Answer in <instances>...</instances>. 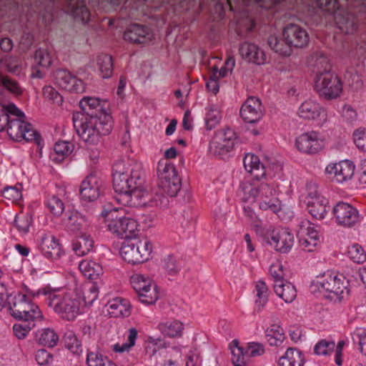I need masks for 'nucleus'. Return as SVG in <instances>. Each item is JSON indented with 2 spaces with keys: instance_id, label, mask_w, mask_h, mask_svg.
I'll return each instance as SVG.
<instances>
[{
  "instance_id": "f257e3e1",
  "label": "nucleus",
  "mask_w": 366,
  "mask_h": 366,
  "mask_svg": "<svg viewBox=\"0 0 366 366\" xmlns=\"http://www.w3.org/2000/svg\"><path fill=\"white\" fill-rule=\"evenodd\" d=\"M113 187L116 200L128 207H157L164 197L142 187L145 175L141 163L133 159L118 160L112 167Z\"/></svg>"
},
{
  "instance_id": "f03ea898",
  "label": "nucleus",
  "mask_w": 366,
  "mask_h": 366,
  "mask_svg": "<svg viewBox=\"0 0 366 366\" xmlns=\"http://www.w3.org/2000/svg\"><path fill=\"white\" fill-rule=\"evenodd\" d=\"M81 112L73 113L72 121L77 134L86 143L97 144L102 136L109 134L112 129V118L107 109L106 100L84 97L79 102Z\"/></svg>"
},
{
  "instance_id": "7ed1b4c3",
  "label": "nucleus",
  "mask_w": 366,
  "mask_h": 366,
  "mask_svg": "<svg viewBox=\"0 0 366 366\" xmlns=\"http://www.w3.org/2000/svg\"><path fill=\"white\" fill-rule=\"evenodd\" d=\"M26 293L33 297L44 295L46 305L63 320L73 321L80 314V300L76 295H59L49 287L41 288L36 292L27 288Z\"/></svg>"
},
{
  "instance_id": "20e7f679",
  "label": "nucleus",
  "mask_w": 366,
  "mask_h": 366,
  "mask_svg": "<svg viewBox=\"0 0 366 366\" xmlns=\"http://www.w3.org/2000/svg\"><path fill=\"white\" fill-rule=\"evenodd\" d=\"M350 280L343 274H324L312 282V286L317 287L325 298L331 301H340L345 295H349L347 285Z\"/></svg>"
},
{
  "instance_id": "39448f33",
  "label": "nucleus",
  "mask_w": 366,
  "mask_h": 366,
  "mask_svg": "<svg viewBox=\"0 0 366 366\" xmlns=\"http://www.w3.org/2000/svg\"><path fill=\"white\" fill-rule=\"evenodd\" d=\"M152 244L147 237H137L124 240L120 248V254L128 263L141 264L150 257Z\"/></svg>"
},
{
  "instance_id": "423d86ee",
  "label": "nucleus",
  "mask_w": 366,
  "mask_h": 366,
  "mask_svg": "<svg viewBox=\"0 0 366 366\" xmlns=\"http://www.w3.org/2000/svg\"><path fill=\"white\" fill-rule=\"evenodd\" d=\"M9 137L16 142L34 141L39 147L43 142L41 135L26 119H11L8 121L6 129Z\"/></svg>"
},
{
  "instance_id": "0eeeda50",
  "label": "nucleus",
  "mask_w": 366,
  "mask_h": 366,
  "mask_svg": "<svg viewBox=\"0 0 366 366\" xmlns=\"http://www.w3.org/2000/svg\"><path fill=\"white\" fill-rule=\"evenodd\" d=\"M9 309L11 315L20 320H35L42 317L39 307L31 302L26 295L18 294L14 297Z\"/></svg>"
},
{
  "instance_id": "6e6552de",
  "label": "nucleus",
  "mask_w": 366,
  "mask_h": 366,
  "mask_svg": "<svg viewBox=\"0 0 366 366\" xmlns=\"http://www.w3.org/2000/svg\"><path fill=\"white\" fill-rule=\"evenodd\" d=\"M315 89L320 97L333 99L342 93V84L335 73H325L315 77Z\"/></svg>"
},
{
  "instance_id": "1a4fd4ad",
  "label": "nucleus",
  "mask_w": 366,
  "mask_h": 366,
  "mask_svg": "<svg viewBox=\"0 0 366 366\" xmlns=\"http://www.w3.org/2000/svg\"><path fill=\"white\" fill-rule=\"evenodd\" d=\"M332 213L337 224L345 228L353 227L362 219V216L355 207L344 202H338L333 207Z\"/></svg>"
},
{
  "instance_id": "9d476101",
  "label": "nucleus",
  "mask_w": 366,
  "mask_h": 366,
  "mask_svg": "<svg viewBox=\"0 0 366 366\" xmlns=\"http://www.w3.org/2000/svg\"><path fill=\"white\" fill-rule=\"evenodd\" d=\"M263 235L264 240L281 253L289 252L294 244V236L287 229H268Z\"/></svg>"
},
{
  "instance_id": "9b49d317",
  "label": "nucleus",
  "mask_w": 366,
  "mask_h": 366,
  "mask_svg": "<svg viewBox=\"0 0 366 366\" xmlns=\"http://www.w3.org/2000/svg\"><path fill=\"white\" fill-rule=\"evenodd\" d=\"M355 164L350 160L341 161L338 163L329 164L325 168L327 177L337 183H344L354 175Z\"/></svg>"
},
{
  "instance_id": "f8f14e48",
  "label": "nucleus",
  "mask_w": 366,
  "mask_h": 366,
  "mask_svg": "<svg viewBox=\"0 0 366 366\" xmlns=\"http://www.w3.org/2000/svg\"><path fill=\"white\" fill-rule=\"evenodd\" d=\"M282 36L290 48H303L309 42V35L307 31L295 24H289L285 26Z\"/></svg>"
},
{
  "instance_id": "ddd939ff",
  "label": "nucleus",
  "mask_w": 366,
  "mask_h": 366,
  "mask_svg": "<svg viewBox=\"0 0 366 366\" xmlns=\"http://www.w3.org/2000/svg\"><path fill=\"white\" fill-rule=\"evenodd\" d=\"M102 181L96 174H89L81 182L79 194L82 200L85 202H94L97 199L101 194Z\"/></svg>"
},
{
  "instance_id": "4468645a",
  "label": "nucleus",
  "mask_w": 366,
  "mask_h": 366,
  "mask_svg": "<svg viewBox=\"0 0 366 366\" xmlns=\"http://www.w3.org/2000/svg\"><path fill=\"white\" fill-rule=\"evenodd\" d=\"M55 83L70 92L82 93L85 90L82 80L77 79L66 69H57L54 72Z\"/></svg>"
},
{
  "instance_id": "2eb2a0df",
  "label": "nucleus",
  "mask_w": 366,
  "mask_h": 366,
  "mask_svg": "<svg viewBox=\"0 0 366 366\" xmlns=\"http://www.w3.org/2000/svg\"><path fill=\"white\" fill-rule=\"evenodd\" d=\"M295 145L297 149L305 154H316L323 147V142L317 132H305L296 138Z\"/></svg>"
},
{
  "instance_id": "dca6fc26",
  "label": "nucleus",
  "mask_w": 366,
  "mask_h": 366,
  "mask_svg": "<svg viewBox=\"0 0 366 366\" xmlns=\"http://www.w3.org/2000/svg\"><path fill=\"white\" fill-rule=\"evenodd\" d=\"M152 29L145 25L133 24L124 33V39L134 44H147L153 39Z\"/></svg>"
},
{
  "instance_id": "f3484780",
  "label": "nucleus",
  "mask_w": 366,
  "mask_h": 366,
  "mask_svg": "<svg viewBox=\"0 0 366 366\" xmlns=\"http://www.w3.org/2000/svg\"><path fill=\"white\" fill-rule=\"evenodd\" d=\"M240 116L247 123H255L263 117V109L260 100L254 97H249L242 104Z\"/></svg>"
},
{
  "instance_id": "a211bd4d",
  "label": "nucleus",
  "mask_w": 366,
  "mask_h": 366,
  "mask_svg": "<svg viewBox=\"0 0 366 366\" xmlns=\"http://www.w3.org/2000/svg\"><path fill=\"white\" fill-rule=\"evenodd\" d=\"M39 247L43 256L49 259H56L63 254L59 239L49 234L41 235Z\"/></svg>"
},
{
  "instance_id": "6ab92c4d",
  "label": "nucleus",
  "mask_w": 366,
  "mask_h": 366,
  "mask_svg": "<svg viewBox=\"0 0 366 366\" xmlns=\"http://www.w3.org/2000/svg\"><path fill=\"white\" fill-rule=\"evenodd\" d=\"M239 53L242 58L249 63L261 65L266 61V55L264 51L257 44L247 41L240 44Z\"/></svg>"
},
{
  "instance_id": "aec40b11",
  "label": "nucleus",
  "mask_w": 366,
  "mask_h": 366,
  "mask_svg": "<svg viewBox=\"0 0 366 366\" xmlns=\"http://www.w3.org/2000/svg\"><path fill=\"white\" fill-rule=\"evenodd\" d=\"M118 209L113 207L111 204L105 206L102 212V216L105 217L107 227L108 229L120 237L122 227H124V222L125 217H118Z\"/></svg>"
},
{
  "instance_id": "412c9836",
  "label": "nucleus",
  "mask_w": 366,
  "mask_h": 366,
  "mask_svg": "<svg viewBox=\"0 0 366 366\" xmlns=\"http://www.w3.org/2000/svg\"><path fill=\"white\" fill-rule=\"evenodd\" d=\"M86 216L76 210H68L62 219V224L71 232H78L87 225Z\"/></svg>"
},
{
  "instance_id": "4be33fe9",
  "label": "nucleus",
  "mask_w": 366,
  "mask_h": 366,
  "mask_svg": "<svg viewBox=\"0 0 366 366\" xmlns=\"http://www.w3.org/2000/svg\"><path fill=\"white\" fill-rule=\"evenodd\" d=\"M66 12L83 24L88 22L90 13L87 9L85 0H65Z\"/></svg>"
},
{
  "instance_id": "5701e85b",
  "label": "nucleus",
  "mask_w": 366,
  "mask_h": 366,
  "mask_svg": "<svg viewBox=\"0 0 366 366\" xmlns=\"http://www.w3.org/2000/svg\"><path fill=\"white\" fill-rule=\"evenodd\" d=\"M106 307L110 317H126L131 314L129 301L122 297H116L109 301Z\"/></svg>"
},
{
  "instance_id": "b1692460",
  "label": "nucleus",
  "mask_w": 366,
  "mask_h": 366,
  "mask_svg": "<svg viewBox=\"0 0 366 366\" xmlns=\"http://www.w3.org/2000/svg\"><path fill=\"white\" fill-rule=\"evenodd\" d=\"M243 162L245 169L253 176L255 180L259 181L265 176L264 166L260 162L257 156L252 154H247Z\"/></svg>"
},
{
  "instance_id": "393cba45",
  "label": "nucleus",
  "mask_w": 366,
  "mask_h": 366,
  "mask_svg": "<svg viewBox=\"0 0 366 366\" xmlns=\"http://www.w3.org/2000/svg\"><path fill=\"white\" fill-rule=\"evenodd\" d=\"M329 200L325 197L315 198L310 202H307V206L309 213L313 218L321 220L323 219L328 212Z\"/></svg>"
},
{
  "instance_id": "a878e982",
  "label": "nucleus",
  "mask_w": 366,
  "mask_h": 366,
  "mask_svg": "<svg viewBox=\"0 0 366 366\" xmlns=\"http://www.w3.org/2000/svg\"><path fill=\"white\" fill-rule=\"evenodd\" d=\"M304 358L302 352L292 347H289L285 355L279 360V366H302Z\"/></svg>"
},
{
  "instance_id": "bb28decb",
  "label": "nucleus",
  "mask_w": 366,
  "mask_h": 366,
  "mask_svg": "<svg viewBox=\"0 0 366 366\" xmlns=\"http://www.w3.org/2000/svg\"><path fill=\"white\" fill-rule=\"evenodd\" d=\"M274 291L285 302H292L297 296L295 287L290 282L284 280L280 285H273Z\"/></svg>"
},
{
  "instance_id": "cd10ccee",
  "label": "nucleus",
  "mask_w": 366,
  "mask_h": 366,
  "mask_svg": "<svg viewBox=\"0 0 366 366\" xmlns=\"http://www.w3.org/2000/svg\"><path fill=\"white\" fill-rule=\"evenodd\" d=\"M94 241L86 234H81L72 243V248L75 254L78 256H84L92 250Z\"/></svg>"
},
{
  "instance_id": "c85d7f7f",
  "label": "nucleus",
  "mask_w": 366,
  "mask_h": 366,
  "mask_svg": "<svg viewBox=\"0 0 366 366\" xmlns=\"http://www.w3.org/2000/svg\"><path fill=\"white\" fill-rule=\"evenodd\" d=\"M157 176L159 180V183L164 182V180L179 177L174 164L168 162V160H160L157 164Z\"/></svg>"
},
{
  "instance_id": "c756f323",
  "label": "nucleus",
  "mask_w": 366,
  "mask_h": 366,
  "mask_svg": "<svg viewBox=\"0 0 366 366\" xmlns=\"http://www.w3.org/2000/svg\"><path fill=\"white\" fill-rule=\"evenodd\" d=\"M37 342L45 347H54L59 342V335L51 328L39 330L36 335Z\"/></svg>"
},
{
  "instance_id": "7c9ffc66",
  "label": "nucleus",
  "mask_w": 366,
  "mask_h": 366,
  "mask_svg": "<svg viewBox=\"0 0 366 366\" xmlns=\"http://www.w3.org/2000/svg\"><path fill=\"white\" fill-rule=\"evenodd\" d=\"M323 112L320 106L312 101H305L299 108V115L306 119H315Z\"/></svg>"
},
{
  "instance_id": "2f4dec72",
  "label": "nucleus",
  "mask_w": 366,
  "mask_h": 366,
  "mask_svg": "<svg viewBox=\"0 0 366 366\" xmlns=\"http://www.w3.org/2000/svg\"><path fill=\"white\" fill-rule=\"evenodd\" d=\"M314 61V71L316 73V77L323 75L325 73H333L331 71V64L325 56L321 51H317L312 55Z\"/></svg>"
},
{
  "instance_id": "473e14b6",
  "label": "nucleus",
  "mask_w": 366,
  "mask_h": 366,
  "mask_svg": "<svg viewBox=\"0 0 366 366\" xmlns=\"http://www.w3.org/2000/svg\"><path fill=\"white\" fill-rule=\"evenodd\" d=\"M257 182H242L238 189V194L244 202H257Z\"/></svg>"
},
{
  "instance_id": "72a5a7b5",
  "label": "nucleus",
  "mask_w": 366,
  "mask_h": 366,
  "mask_svg": "<svg viewBox=\"0 0 366 366\" xmlns=\"http://www.w3.org/2000/svg\"><path fill=\"white\" fill-rule=\"evenodd\" d=\"M79 268L82 274L90 280L97 279L102 273L101 265L92 260L81 261Z\"/></svg>"
},
{
  "instance_id": "f704fd0d",
  "label": "nucleus",
  "mask_w": 366,
  "mask_h": 366,
  "mask_svg": "<svg viewBox=\"0 0 366 366\" xmlns=\"http://www.w3.org/2000/svg\"><path fill=\"white\" fill-rule=\"evenodd\" d=\"M265 336L269 344L276 347L281 345L285 338L283 329L276 324L266 330Z\"/></svg>"
},
{
  "instance_id": "c9c22d12",
  "label": "nucleus",
  "mask_w": 366,
  "mask_h": 366,
  "mask_svg": "<svg viewBox=\"0 0 366 366\" xmlns=\"http://www.w3.org/2000/svg\"><path fill=\"white\" fill-rule=\"evenodd\" d=\"M267 44L271 49L282 56H289L292 53L290 45L286 42L284 38L282 39L275 35H270L268 37Z\"/></svg>"
},
{
  "instance_id": "e433bc0d",
  "label": "nucleus",
  "mask_w": 366,
  "mask_h": 366,
  "mask_svg": "<svg viewBox=\"0 0 366 366\" xmlns=\"http://www.w3.org/2000/svg\"><path fill=\"white\" fill-rule=\"evenodd\" d=\"M158 328L162 334L169 337L181 336L184 329L182 323L177 320L160 323Z\"/></svg>"
},
{
  "instance_id": "4c0bfd02",
  "label": "nucleus",
  "mask_w": 366,
  "mask_h": 366,
  "mask_svg": "<svg viewBox=\"0 0 366 366\" xmlns=\"http://www.w3.org/2000/svg\"><path fill=\"white\" fill-rule=\"evenodd\" d=\"M213 139L215 140L219 139V142L222 144L230 145L231 147L234 148H235V146L239 142L236 133L230 128H225L217 131Z\"/></svg>"
},
{
  "instance_id": "58836bf2",
  "label": "nucleus",
  "mask_w": 366,
  "mask_h": 366,
  "mask_svg": "<svg viewBox=\"0 0 366 366\" xmlns=\"http://www.w3.org/2000/svg\"><path fill=\"white\" fill-rule=\"evenodd\" d=\"M212 139L209 142V152L210 154L220 159H224L227 157V154L234 149V147H231L230 145L222 144L219 140Z\"/></svg>"
},
{
  "instance_id": "ea45409f",
  "label": "nucleus",
  "mask_w": 366,
  "mask_h": 366,
  "mask_svg": "<svg viewBox=\"0 0 366 366\" xmlns=\"http://www.w3.org/2000/svg\"><path fill=\"white\" fill-rule=\"evenodd\" d=\"M137 228L138 224L136 220L129 217H125L120 237L124 239V240L139 237V230Z\"/></svg>"
},
{
  "instance_id": "a19ab883",
  "label": "nucleus",
  "mask_w": 366,
  "mask_h": 366,
  "mask_svg": "<svg viewBox=\"0 0 366 366\" xmlns=\"http://www.w3.org/2000/svg\"><path fill=\"white\" fill-rule=\"evenodd\" d=\"M259 207L262 210L270 211L272 213L277 214L281 209V202L275 194L264 197L257 202Z\"/></svg>"
},
{
  "instance_id": "79ce46f5",
  "label": "nucleus",
  "mask_w": 366,
  "mask_h": 366,
  "mask_svg": "<svg viewBox=\"0 0 366 366\" xmlns=\"http://www.w3.org/2000/svg\"><path fill=\"white\" fill-rule=\"evenodd\" d=\"M97 61L99 69L102 78H110L113 72V59L112 56L102 54L99 56Z\"/></svg>"
},
{
  "instance_id": "37998d69",
  "label": "nucleus",
  "mask_w": 366,
  "mask_h": 366,
  "mask_svg": "<svg viewBox=\"0 0 366 366\" xmlns=\"http://www.w3.org/2000/svg\"><path fill=\"white\" fill-rule=\"evenodd\" d=\"M64 342L65 347L73 354L76 355L81 354L83 351L81 343L72 331L65 333Z\"/></svg>"
},
{
  "instance_id": "c03bdc74",
  "label": "nucleus",
  "mask_w": 366,
  "mask_h": 366,
  "mask_svg": "<svg viewBox=\"0 0 366 366\" xmlns=\"http://www.w3.org/2000/svg\"><path fill=\"white\" fill-rule=\"evenodd\" d=\"M99 294V287L97 282H89L84 285L82 296L86 306L92 305L97 299Z\"/></svg>"
},
{
  "instance_id": "a18cd8bd",
  "label": "nucleus",
  "mask_w": 366,
  "mask_h": 366,
  "mask_svg": "<svg viewBox=\"0 0 366 366\" xmlns=\"http://www.w3.org/2000/svg\"><path fill=\"white\" fill-rule=\"evenodd\" d=\"M88 366H117L107 357L99 352H89L86 355Z\"/></svg>"
},
{
  "instance_id": "49530a36",
  "label": "nucleus",
  "mask_w": 366,
  "mask_h": 366,
  "mask_svg": "<svg viewBox=\"0 0 366 366\" xmlns=\"http://www.w3.org/2000/svg\"><path fill=\"white\" fill-rule=\"evenodd\" d=\"M162 191L170 197H175L179 192L182 186L180 177H174L169 180H164V182L159 183Z\"/></svg>"
},
{
  "instance_id": "de8ad7c7",
  "label": "nucleus",
  "mask_w": 366,
  "mask_h": 366,
  "mask_svg": "<svg viewBox=\"0 0 366 366\" xmlns=\"http://www.w3.org/2000/svg\"><path fill=\"white\" fill-rule=\"evenodd\" d=\"M222 117L220 112L214 106H210L207 108L205 117L206 127L208 130L214 129L219 122Z\"/></svg>"
},
{
  "instance_id": "09e8293b",
  "label": "nucleus",
  "mask_w": 366,
  "mask_h": 366,
  "mask_svg": "<svg viewBox=\"0 0 366 366\" xmlns=\"http://www.w3.org/2000/svg\"><path fill=\"white\" fill-rule=\"evenodd\" d=\"M335 343L332 340H321L314 347V352L317 355L328 356L334 352Z\"/></svg>"
},
{
  "instance_id": "8fccbe9b",
  "label": "nucleus",
  "mask_w": 366,
  "mask_h": 366,
  "mask_svg": "<svg viewBox=\"0 0 366 366\" xmlns=\"http://www.w3.org/2000/svg\"><path fill=\"white\" fill-rule=\"evenodd\" d=\"M74 149V144L71 142L66 141L57 142L54 147V150L56 155L59 156L60 159L55 157V161H61L65 157L69 155Z\"/></svg>"
},
{
  "instance_id": "3c124183",
  "label": "nucleus",
  "mask_w": 366,
  "mask_h": 366,
  "mask_svg": "<svg viewBox=\"0 0 366 366\" xmlns=\"http://www.w3.org/2000/svg\"><path fill=\"white\" fill-rule=\"evenodd\" d=\"M131 283L136 290L137 295L151 287L152 285L150 280L140 274H136L131 277Z\"/></svg>"
},
{
  "instance_id": "603ef678",
  "label": "nucleus",
  "mask_w": 366,
  "mask_h": 366,
  "mask_svg": "<svg viewBox=\"0 0 366 366\" xmlns=\"http://www.w3.org/2000/svg\"><path fill=\"white\" fill-rule=\"evenodd\" d=\"M19 324H14L13 331L16 337L19 339L24 338L29 332L35 326L34 320H21Z\"/></svg>"
},
{
  "instance_id": "864d4df0",
  "label": "nucleus",
  "mask_w": 366,
  "mask_h": 366,
  "mask_svg": "<svg viewBox=\"0 0 366 366\" xmlns=\"http://www.w3.org/2000/svg\"><path fill=\"white\" fill-rule=\"evenodd\" d=\"M348 256L354 262L357 264H362L366 261V253L363 248L357 244L348 248Z\"/></svg>"
},
{
  "instance_id": "5fc2aeb1",
  "label": "nucleus",
  "mask_w": 366,
  "mask_h": 366,
  "mask_svg": "<svg viewBox=\"0 0 366 366\" xmlns=\"http://www.w3.org/2000/svg\"><path fill=\"white\" fill-rule=\"evenodd\" d=\"M46 206L49 211L56 217H59L64 210L63 201L57 196H52L46 202Z\"/></svg>"
},
{
  "instance_id": "6e6d98bb",
  "label": "nucleus",
  "mask_w": 366,
  "mask_h": 366,
  "mask_svg": "<svg viewBox=\"0 0 366 366\" xmlns=\"http://www.w3.org/2000/svg\"><path fill=\"white\" fill-rule=\"evenodd\" d=\"M138 297L139 301L144 305H149L154 304L158 299L156 285L148 287L147 290L139 294Z\"/></svg>"
},
{
  "instance_id": "4d7b16f0",
  "label": "nucleus",
  "mask_w": 366,
  "mask_h": 366,
  "mask_svg": "<svg viewBox=\"0 0 366 366\" xmlns=\"http://www.w3.org/2000/svg\"><path fill=\"white\" fill-rule=\"evenodd\" d=\"M138 332L135 328H130L127 337V342L123 343L122 345L119 344L114 345V350L115 352H123L128 350L129 348L135 345V341L137 337Z\"/></svg>"
},
{
  "instance_id": "13d9d810",
  "label": "nucleus",
  "mask_w": 366,
  "mask_h": 366,
  "mask_svg": "<svg viewBox=\"0 0 366 366\" xmlns=\"http://www.w3.org/2000/svg\"><path fill=\"white\" fill-rule=\"evenodd\" d=\"M44 97L56 105H61L63 102V97L53 86H45L43 88Z\"/></svg>"
},
{
  "instance_id": "bf43d9fd",
  "label": "nucleus",
  "mask_w": 366,
  "mask_h": 366,
  "mask_svg": "<svg viewBox=\"0 0 366 366\" xmlns=\"http://www.w3.org/2000/svg\"><path fill=\"white\" fill-rule=\"evenodd\" d=\"M164 268L169 274L174 275L179 272L181 265L178 259L172 254H169L164 259Z\"/></svg>"
},
{
  "instance_id": "052dcab7",
  "label": "nucleus",
  "mask_w": 366,
  "mask_h": 366,
  "mask_svg": "<svg viewBox=\"0 0 366 366\" xmlns=\"http://www.w3.org/2000/svg\"><path fill=\"white\" fill-rule=\"evenodd\" d=\"M34 61L38 65L46 68L50 66L52 62L50 54L43 49H39L35 51Z\"/></svg>"
},
{
  "instance_id": "680f3d73",
  "label": "nucleus",
  "mask_w": 366,
  "mask_h": 366,
  "mask_svg": "<svg viewBox=\"0 0 366 366\" xmlns=\"http://www.w3.org/2000/svg\"><path fill=\"white\" fill-rule=\"evenodd\" d=\"M269 273L273 280L274 285H280L285 280V272L282 265L279 263H274L269 267Z\"/></svg>"
},
{
  "instance_id": "e2e57ef3",
  "label": "nucleus",
  "mask_w": 366,
  "mask_h": 366,
  "mask_svg": "<svg viewBox=\"0 0 366 366\" xmlns=\"http://www.w3.org/2000/svg\"><path fill=\"white\" fill-rule=\"evenodd\" d=\"M352 340L358 344L360 352L366 355V329H357L352 334Z\"/></svg>"
},
{
  "instance_id": "0e129e2a",
  "label": "nucleus",
  "mask_w": 366,
  "mask_h": 366,
  "mask_svg": "<svg viewBox=\"0 0 366 366\" xmlns=\"http://www.w3.org/2000/svg\"><path fill=\"white\" fill-rule=\"evenodd\" d=\"M0 79L1 84L10 92L16 95H19L22 93V89L16 81L6 76H1Z\"/></svg>"
},
{
  "instance_id": "69168bd1",
  "label": "nucleus",
  "mask_w": 366,
  "mask_h": 366,
  "mask_svg": "<svg viewBox=\"0 0 366 366\" xmlns=\"http://www.w3.org/2000/svg\"><path fill=\"white\" fill-rule=\"evenodd\" d=\"M232 362L234 366H247L245 357L244 350L242 347H237V349H232Z\"/></svg>"
},
{
  "instance_id": "338daca9",
  "label": "nucleus",
  "mask_w": 366,
  "mask_h": 366,
  "mask_svg": "<svg viewBox=\"0 0 366 366\" xmlns=\"http://www.w3.org/2000/svg\"><path fill=\"white\" fill-rule=\"evenodd\" d=\"M353 140L357 147L363 152H366V130L357 129L353 133Z\"/></svg>"
},
{
  "instance_id": "774afa93",
  "label": "nucleus",
  "mask_w": 366,
  "mask_h": 366,
  "mask_svg": "<svg viewBox=\"0 0 366 366\" xmlns=\"http://www.w3.org/2000/svg\"><path fill=\"white\" fill-rule=\"evenodd\" d=\"M244 352L247 357L260 356L264 353V345L259 342H249L247 350Z\"/></svg>"
}]
</instances>
